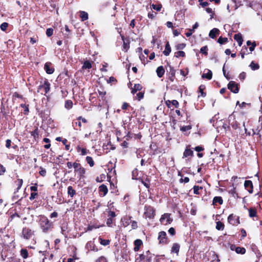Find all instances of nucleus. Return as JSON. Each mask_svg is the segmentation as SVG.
<instances>
[{"mask_svg": "<svg viewBox=\"0 0 262 262\" xmlns=\"http://www.w3.org/2000/svg\"><path fill=\"white\" fill-rule=\"evenodd\" d=\"M39 225L44 233H47L50 230L52 224L50 223L48 219L45 216H41L39 221Z\"/></svg>", "mask_w": 262, "mask_h": 262, "instance_id": "obj_1", "label": "nucleus"}, {"mask_svg": "<svg viewBox=\"0 0 262 262\" xmlns=\"http://www.w3.org/2000/svg\"><path fill=\"white\" fill-rule=\"evenodd\" d=\"M74 171L77 175V178L81 180L84 178L85 173V169L82 167L81 164L79 163L74 162Z\"/></svg>", "mask_w": 262, "mask_h": 262, "instance_id": "obj_2", "label": "nucleus"}, {"mask_svg": "<svg viewBox=\"0 0 262 262\" xmlns=\"http://www.w3.org/2000/svg\"><path fill=\"white\" fill-rule=\"evenodd\" d=\"M50 90V83L47 80H45L43 83L38 87L37 92L46 95Z\"/></svg>", "mask_w": 262, "mask_h": 262, "instance_id": "obj_3", "label": "nucleus"}, {"mask_svg": "<svg viewBox=\"0 0 262 262\" xmlns=\"http://www.w3.org/2000/svg\"><path fill=\"white\" fill-rule=\"evenodd\" d=\"M144 215L146 218L152 219L155 216V210L150 206H145L144 207Z\"/></svg>", "mask_w": 262, "mask_h": 262, "instance_id": "obj_4", "label": "nucleus"}, {"mask_svg": "<svg viewBox=\"0 0 262 262\" xmlns=\"http://www.w3.org/2000/svg\"><path fill=\"white\" fill-rule=\"evenodd\" d=\"M160 221L162 224L166 225L170 224L172 221V219L170 218V214L164 213L162 215L161 219H160Z\"/></svg>", "mask_w": 262, "mask_h": 262, "instance_id": "obj_5", "label": "nucleus"}, {"mask_svg": "<svg viewBox=\"0 0 262 262\" xmlns=\"http://www.w3.org/2000/svg\"><path fill=\"white\" fill-rule=\"evenodd\" d=\"M33 234V232L29 228L25 227L22 231V236L26 239H30Z\"/></svg>", "mask_w": 262, "mask_h": 262, "instance_id": "obj_6", "label": "nucleus"}, {"mask_svg": "<svg viewBox=\"0 0 262 262\" xmlns=\"http://www.w3.org/2000/svg\"><path fill=\"white\" fill-rule=\"evenodd\" d=\"M228 89L234 93H237L239 91V88L237 83L235 81H231L228 84Z\"/></svg>", "mask_w": 262, "mask_h": 262, "instance_id": "obj_7", "label": "nucleus"}, {"mask_svg": "<svg viewBox=\"0 0 262 262\" xmlns=\"http://www.w3.org/2000/svg\"><path fill=\"white\" fill-rule=\"evenodd\" d=\"M228 222L232 225H237L239 224V217L231 214L228 217Z\"/></svg>", "mask_w": 262, "mask_h": 262, "instance_id": "obj_8", "label": "nucleus"}, {"mask_svg": "<svg viewBox=\"0 0 262 262\" xmlns=\"http://www.w3.org/2000/svg\"><path fill=\"white\" fill-rule=\"evenodd\" d=\"M158 240L160 244H166L168 243L166 233L165 231H161L159 233Z\"/></svg>", "mask_w": 262, "mask_h": 262, "instance_id": "obj_9", "label": "nucleus"}, {"mask_svg": "<svg viewBox=\"0 0 262 262\" xmlns=\"http://www.w3.org/2000/svg\"><path fill=\"white\" fill-rule=\"evenodd\" d=\"M244 186L245 189H247L250 193L253 192V184L251 181L246 180L244 183Z\"/></svg>", "mask_w": 262, "mask_h": 262, "instance_id": "obj_10", "label": "nucleus"}, {"mask_svg": "<svg viewBox=\"0 0 262 262\" xmlns=\"http://www.w3.org/2000/svg\"><path fill=\"white\" fill-rule=\"evenodd\" d=\"M131 217L130 216H124L121 219V223L124 227L128 226L131 223Z\"/></svg>", "mask_w": 262, "mask_h": 262, "instance_id": "obj_11", "label": "nucleus"}, {"mask_svg": "<svg viewBox=\"0 0 262 262\" xmlns=\"http://www.w3.org/2000/svg\"><path fill=\"white\" fill-rule=\"evenodd\" d=\"M51 63H50V62H47L45 64V66H44V69L46 71V72H47V73L49 74H52L54 71V69L52 67H51L50 66H51Z\"/></svg>", "mask_w": 262, "mask_h": 262, "instance_id": "obj_12", "label": "nucleus"}, {"mask_svg": "<svg viewBox=\"0 0 262 262\" xmlns=\"http://www.w3.org/2000/svg\"><path fill=\"white\" fill-rule=\"evenodd\" d=\"M219 32L220 31L218 29L213 28L210 31L209 36L210 38L214 39L216 37V35L219 34Z\"/></svg>", "mask_w": 262, "mask_h": 262, "instance_id": "obj_13", "label": "nucleus"}, {"mask_svg": "<svg viewBox=\"0 0 262 262\" xmlns=\"http://www.w3.org/2000/svg\"><path fill=\"white\" fill-rule=\"evenodd\" d=\"M180 246L178 243H174L171 247V252L176 253L177 255L179 253Z\"/></svg>", "mask_w": 262, "mask_h": 262, "instance_id": "obj_14", "label": "nucleus"}, {"mask_svg": "<svg viewBox=\"0 0 262 262\" xmlns=\"http://www.w3.org/2000/svg\"><path fill=\"white\" fill-rule=\"evenodd\" d=\"M234 39L237 42L239 46H241L243 43V38L242 34L240 33H238L235 34L234 36Z\"/></svg>", "mask_w": 262, "mask_h": 262, "instance_id": "obj_15", "label": "nucleus"}, {"mask_svg": "<svg viewBox=\"0 0 262 262\" xmlns=\"http://www.w3.org/2000/svg\"><path fill=\"white\" fill-rule=\"evenodd\" d=\"M79 14V16L81 18L82 21H85L88 19L89 15L87 12L83 11H80Z\"/></svg>", "mask_w": 262, "mask_h": 262, "instance_id": "obj_16", "label": "nucleus"}, {"mask_svg": "<svg viewBox=\"0 0 262 262\" xmlns=\"http://www.w3.org/2000/svg\"><path fill=\"white\" fill-rule=\"evenodd\" d=\"M77 151L78 152H79L80 155L81 156H84L89 152V150L86 148H81L80 146H77Z\"/></svg>", "mask_w": 262, "mask_h": 262, "instance_id": "obj_17", "label": "nucleus"}, {"mask_svg": "<svg viewBox=\"0 0 262 262\" xmlns=\"http://www.w3.org/2000/svg\"><path fill=\"white\" fill-rule=\"evenodd\" d=\"M156 72L157 73V75L159 77H162L165 73V70L163 67V66H160L158 67L156 70Z\"/></svg>", "mask_w": 262, "mask_h": 262, "instance_id": "obj_18", "label": "nucleus"}, {"mask_svg": "<svg viewBox=\"0 0 262 262\" xmlns=\"http://www.w3.org/2000/svg\"><path fill=\"white\" fill-rule=\"evenodd\" d=\"M212 77V73L210 70H207V73H203L202 75V78L203 79H207L210 80Z\"/></svg>", "mask_w": 262, "mask_h": 262, "instance_id": "obj_19", "label": "nucleus"}, {"mask_svg": "<svg viewBox=\"0 0 262 262\" xmlns=\"http://www.w3.org/2000/svg\"><path fill=\"white\" fill-rule=\"evenodd\" d=\"M171 52V47L169 42H167L165 45V50L163 51V54L165 56H168Z\"/></svg>", "mask_w": 262, "mask_h": 262, "instance_id": "obj_20", "label": "nucleus"}, {"mask_svg": "<svg viewBox=\"0 0 262 262\" xmlns=\"http://www.w3.org/2000/svg\"><path fill=\"white\" fill-rule=\"evenodd\" d=\"M142 87L140 84H135L134 88L132 89V93L135 94L138 91L141 90Z\"/></svg>", "mask_w": 262, "mask_h": 262, "instance_id": "obj_21", "label": "nucleus"}, {"mask_svg": "<svg viewBox=\"0 0 262 262\" xmlns=\"http://www.w3.org/2000/svg\"><path fill=\"white\" fill-rule=\"evenodd\" d=\"M223 203V199L221 196H215L213 200V204L216 205L217 203L221 205Z\"/></svg>", "mask_w": 262, "mask_h": 262, "instance_id": "obj_22", "label": "nucleus"}, {"mask_svg": "<svg viewBox=\"0 0 262 262\" xmlns=\"http://www.w3.org/2000/svg\"><path fill=\"white\" fill-rule=\"evenodd\" d=\"M193 152L190 149L186 148L183 153V158H186L188 156H192Z\"/></svg>", "mask_w": 262, "mask_h": 262, "instance_id": "obj_23", "label": "nucleus"}, {"mask_svg": "<svg viewBox=\"0 0 262 262\" xmlns=\"http://www.w3.org/2000/svg\"><path fill=\"white\" fill-rule=\"evenodd\" d=\"M68 193L69 195L72 198L76 194V191L71 186H70L68 187Z\"/></svg>", "mask_w": 262, "mask_h": 262, "instance_id": "obj_24", "label": "nucleus"}, {"mask_svg": "<svg viewBox=\"0 0 262 262\" xmlns=\"http://www.w3.org/2000/svg\"><path fill=\"white\" fill-rule=\"evenodd\" d=\"M73 102L71 100H67L66 101L64 107L67 110H70L72 108L73 106Z\"/></svg>", "mask_w": 262, "mask_h": 262, "instance_id": "obj_25", "label": "nucleus"}, {"mask_svg": "<svg viewBox=\"0 0 262 262\" xmlns=\"http://www.w3.org/2000/svg\"><path fill=\"white\" fill-rule=\"evenodd\" d=\"M99 190L101 192L103 193V196L105 195L106 194V193H107V191H108V189H107V187L105 185H103V184L101 185L99 187Z\"/></svg>", "mask_w": 262, "mask_h": 262, "instance_id": "obj_26", "label": "nucleus"}, {"mask_svg": "<svg viewBox=\"0 0 262 262\" xmlns=\"http://www.w3.org/2000/svg\"><path fill=\"white\" fill-rule=\"evenodd\" d=\"M249 67L253 71L257 70L259 68V64L257 63H255L254 61H252L251 62L250 64L249 65Z\"/></svg>", "mask_w": 262, "mask_h": 262, "instance_id": "obj_27", "label": "nucleus"}, {"mask_svg": "<svg viewBox=\"0 0 262 262\" xmlns=\"http://www.w3.org/2000/svg\"><path fill=\"white\" fill-rule=\"evenodd\" d=\"M20 255L24 259H26L28 257V252L26 249H22L20 250Z\"/></svg>", "mask_w": 262, "mask_h": 262, "instance_id": "obj_28", "label": "nucleus"}, {"mask_svg": "<svg viewBox=\"0 0 262 262\" xmlns=\"http://www.w3.org/2000/svg\"><path fill=\"white\" fill-rule=\"evenodd\" d=\"M235 252L237 254H244L246 252V249L243 247H237L235 248Z\"/></svg>", "mask_w": 262, "mask_h": 262, "instance_id": "obj_29", "label": "nucleus"}, {"mask_svg": "<svg viewBox=\"0 0 262 262\" xmlns=\"http://www.w3.org/2000/svg\"><path fill=\"white\" fill-rule=\"evenodd\" d=\"M92 68V64L89 61H85L83 63L82 69H90Z\"/></svg>", "mask_w": 262, "mask_h": 262, "instance_id": "obj_30", "label": "nucleus"}, {"mask_svg": "<svg viewBox=\"0 0 262 262\" xmlns=\"http://www.w3.org/2000/svg\"><path fill=\"white\" fill-rule=\"evenodd\" d=\"M86 161L91 167H93L94 165V161L91 157L87 156L86 157Z\"/></svg>", "mask_w": 262, "mask_h": 262, "instance_id": "obj_31", "label": "nucleus"}, {"mask_svg": "<svg viewBox=\"0 0 262 262\" xmlns=\"http://www.w3.org/2000/svg\"><path fill=\"white\" fill-rule=\"evenodd\" d=\"M224 228V225L221 222H216V229L218 230H223Z\"/></svg>", "mask_w": 262, "mask_h": 262, "instance_id": "obj_32", "label": "nucleus"}, {"mask_svg": "<svg viewBox=\"0 0 262 262\" xmlns=\"http://www.w3.org/2000/svg\"><path fill=\"white\" fill-rule=\"evenodd\" d=\"M228 41V38L226 37H222V36L220 37L217 39V42L219 43L222 45L226 42H227Z\"/></svg>", "mask_w": 262, "mask_h": 262, "instance_id": "obj_33", "label": "nucleus"}, {"mask_svg": "<svg viewBox=\"0 0 262 262\" xmlns=\"http://www.w3.org/2000/svg\"><path fill=\"white\" fill-rule=\"evenodd\" d=\"M169 76H170L171 78H174V75H175L176 71L173 69V68H172L170 66H169Z\"/></svg>", "mask_w": 262, "mask_h": 262, "instance_id": "obj_34", "label": "nucleus"}, {"mask_svg": "<svg viewBox=\"0 0 262 262\" xmlns=\"http://www.w3.org/2000/svg\"><path fill=\"white\" fill-rule=\"evenodd\" d=\"M249 216L251 217H254L256 215V211L254 209L250 208L249 209Z\"/></svg>", "mask_w": 262, "mask_h": 262, "instance_id": "obj_35", "label": "nucleus"}, {"mask_svg": "<svg viewBox=\"0 0 262 262\" xmlns=\"http://www.w3.org/2000/svg\"><path fill=\"white\" fill-rule=\"evenodd\" d=\"M151 7L153 9L156 10L157 11H159L161 9L162 5L160 4L155 5L153 4L151 5Z\"/></svg>", "mask_w": 262, "mask_h": 262, "instance_id": "obj_36", "label": "nucleus"}, {"mask_svg": "<svg viewBox=\"0 0 262 262\" xmlns=\"http://www.w3.org/2000/svg\"><path fill=\"white\" fill-rule=\"evenodd\" d=\"M208 47L207 46L202 47L200 49V52L202 54L207 55L208 54Z\"/></svg>", "mask_w": 262, "mask_h": 262, "instance_id": "obj_37", "label": "nucleus"}, {"mask_svg": "<svg viewBox=\"0 0 262 262\" xmlns=\"http://www.w3.org/2000/svg\"><path fill=\"white\" fill-rule=\"evenodd\" d=\"M99 240L100 241V244L103 246H107L110 243V241L108 239H103L101 238H99Z\"/></svg>", "mask_w": 262, "mask_h": 262, "instance_id": "obj_38", "label": "nucleus"}, {"mask_svg": "<svg viewBox=\"0 0 262 262\" xmlns=\"http://www.w3.org/2000/svg\"><path fill=\"white\" fill-rule=\"evenodd\" d=\"M23 181L22 179H18V184H17V187L14 192V193H16V192H17L19 189L21 188L22 185H23Z\"/></svg>", "mask_w": 262, "mask_h": 262, "instance_id": "obj_39", "label": "nucleus"}, {"mask_svg": "<svg viewBox=\"0 0 262 262\" xmlns=\"http://www.w3.org/2000/svg\"><path fill=\"white\" fill-rule=\"evenodd\" d=\"M191 128V126L190 125H187V126H183L181 127L180 130L183 132H186L187 130H190Z\"/></svg>", "mask_w": 262, "mask_h": 262, "instance_id": "obj_40", "label": "nucleus"}, {"mask_svg": "<svg viewBox=\"0 0 262 262\" xmlns=\"http://www.w3.org/2000/svg\"><path fill=\"white\" fill-rule=\"evenodd\" d=\"M203 189V188L202 187H200L199 186H194L193 187V192L195 194H199V190L200 189Z\"/></svg>", "mask_w": 262, "mask_h": 262, "instance_id": "obj_41", "label": "nucleus"}, {"mask_svg": "<svg viewBox=\"0 0 262 262\" xmlns=\"http://www.w3.org/2000/svg\"><path fill=\"white\" fill-rule=\"evenodd\" d=\"M176 57H184L185 56V53L184 52L182 51H179L177 52L176 53Z\"/></svg>", "mask_w": 262, "mask_h": 262, "instance_id": "obj_42", "label": "nucleus"}, {"mask_svg": "<svg viewBox=\"0 0 262 262\" xmlns=\"http://www.w3.org/2000/svg\"><path fill=\"white\" fill-rule=\"evenodd\" d=\"M53 29L51 28H48L46 30V34L48 37H50L53 35Z\"/></svg>", "mask_w": 262, "mask_h": 262, "instance_id": "obj_43", "label": "nucleus"}, {"mask_svg": "<svg viewBox=\"0 0 262 262\" xmlns=\"http://www.w3.org/2000/svg\"><path fill=\"white\" fill-rule=\"evenodd\" d=\"M94 246H95L94 244L92 242H88L86 245L87 248H88V249L90 248L91 250H95V249L94 248Z\"/></svg>", "mask_w": 262, "mask_h": 262, "instance_id": "obj_44", "label": "nucleus"}, {"mask_svg": "<svg viewBox=\"0 0 262 262\" xmlns=\"http://www.w3.org/2000/svg\"><path fill=\"white\" fill-rule=\"evenodd\" d=\"M122 39L123 40V49L125 51H127L129 48V44L125 42L124 40V37L123 36H121Z\"/></svg>", "mask_w": 262, "mask_h": 262, "instance_id": "obj_45", "label": "nucleus"}, {"mask_svg": "<svg viewBox=\"0 0 262 262\" xmlns=\"http://www.w3.org/2000/svg\"><path fill=\"white\" fill-rule=\"evenodd\" d=\"M185 46L186 45L185 43H182L176 45V48L177 50H179L183 49L185 47Z\"/></svg>", "mask_w": 262, "mask_h": 262, "instance_id": "obj_46", "label": "nucleus"}, {"mask_svg": "<svg viewBox=\"0 0 262 262\" xmlns=\"http://www.w3.org/2000/svg\"><path fill=\"white\" fill-rule=\"evenodd\" d=\"M8 24L7 23H3L1 25V29L3 31H5L8 27Z\"/></svg>", "mask_w": 262, "mask_h": 262, "instance_id": "obj_47", "label": "nucleus"}, {"mask_svg": "<svg viewBox=\"0 0 262 262\" xmlns=\"http://www.w3.org/2000/svg\"><path fill=\"white\" fill-rule=\"evenodd\" d=\"M96 262H107V260L105 257L102 256L99 257Z\"/></svg>", "mask_w": 262, "mask_h": 262, "instance_id": "obj_48", "label": "nucleus"}, {"mask_svg": "<svg viewBox=\"0 0 262 262\" xmlns=\"http://www.w3.org/2000/svg\"><path fill=\"white\" fill-rule=\"evenodd\" d=\"M6 171L5 167L0 164V175L3 174Z\"/></svg>", "mask_w": 262, "mask_h": 262, "instance_id": "obj_49", "label": "nucleus"}, {"mask_svg": "<svg viewBox=\"0 0 262 262\" xmlns=\"http://www.w3.org/2000/svg\"><path fill=\"white\" fill-rule=\"evenodd\" d=\"M40 170L39 172V174L43 177L45 176L46 174V169L42 167H40Z\"/></svg>", "mask_w": 262, "mask_h": 262, "instance_id": "obj_50", "label": "nucleus"}, {"mask_svg": "<svg viewBox=\"0 0 262 262\" xmlns=\"http://www.w3.org/2000/svg\"><path fill=\"white\" fill-rule=\"evenodd\" d=\"M130 223H132V228L133 229H136L138 228V224L137 222L131 221Z\"/></svg>", "mask_w": 262, "mask_h": 262, "instance_id": "obj_51", "label": "nucleus"}, {"mask_svg": "<svg viewBox=\"0 0 262 262\" xmlns=\"http://www.w3.org/2000/svg\"><path fill=\"white\" fill-rule=\"evenodd\" d=\"M142 241L140 239H136L134 242V244L135 246L137 247H139L142 244Z\"/></svg>", "mask_w": 262, "mask_h": 262, "instance_id": "obj_52", "label": "nucleus"}, {"mask_svg": "<svg viewBox=\"0 0 262 262\" xmlns=\"http://www.w3.org/2000/svg\"><path fill=\"white\" fill-rule=\"evenodd\" d=\"M144 97V94L142 92H139L137 94V97L138 100H140Z\"/></svg>", "mask_w": 262, "mask_h": 262, "instance_id": "obj_53", "label": "nucleus"}, {"mask_svg": "<svg viewBox=\"0 0 262 262\" xmlns=\"http://www.w3.org/2000/svg\"><path fill=\"white\" fill-rule=\"evenodd\" d=\"M168 232L171 235H174L175 234V233H176L175 229L173 227L170 228L169 229Z\"/></svg>", "mask_w": 262, "mask_h": 262, "instance_id": "obj_54", "label": "nucleus"}, {"mask_svg": "<svg viewBox=\"0 0 262 262\" xmlns=\"http://www.w3.org/2000/svg\"><path fill=\"white\" fill-rule=\"evenodd\" d=\"M108 64L107 63H104L102 64V68L100 69V70L102 72H106L107 70L106 69V68L107 67Z\"/></svg>", "mask_w": 262, "mask_h": 262, "instance_id": "obj_55", "label": "nucleus"}, {"mask_svg": "<svg viewBox=\"0 0 262 262\" xmlns=\"http://www.w3.org/2000/svg\"><path fill=\"white\" fill-rule=\"evenodd\" d=\"M205 89V86L203 85H201L199 87V90H200V92L202 94V96L204 97L205 96V94H204L203 92V90Z\"/></svg>", "mask_w": 262, "mask_h": 262, "instance_id": "obj_56", "label": "nucleus"}, {"mask_svg": "<svg viewBox=\"0 0 262 262\" xmlns=\"http://www.w3.org/2000/svg\"><path fill=\"white\" fill-rule=\"evenodd\" d=\"M171 104L174 106L176 108H178L179 107V102L176 100H173L171 101Z\"/></svg>", "mask_w": 262, "mask_h": 262, "instance_id": "obj_57", "label": "nucleus"}, {"mask_svg": "<svg viewBox=\"0 0 262 262\" xmlns=\"http://www.w3.org/2000/svg\"><path fill=\"white\" fill-rule=\"evenodd\" d=\"M246 77V73L245 72H242L239 75V78L242 80H243L245 79Z\"/></svg>", "mask_w": 262, "mask_h": 262, "instance_id": "obj_58", "label": "nucleus"}, {"mask_svg": "<svg viewBox=\"0 0 262 262\" xmlns=\"http://www.w3.org/2000/svg\"><path fill=\"white\" fill-rule=\"evenodd\" d=\"M11 141L10 139H7L6 141V147L9 148L11 146Z\"/></svg>", "mask_w": 262, "mask_h": 262, "instance_id": "obj_59", "label": "nucleus"}, {"mask_svg": "<svg viewBox=\"0 0 262 262\" xmlns=\"http://www.w3.org/2000/svg\"><path fill=\"white\" fill-rule=\"evenodd\" d=\"M73 126L75 128L76 126H78L79 127L81 126V123L80 121L78 122H73Z\"/></svg>", "mask_w": 262, "mask_h": 262, "instance_id": "obj_60", "label": "nucleus"}, {"mask_svg": "<svg viewBox=\"0 0 262 262\" xmlns=\"http://www.w3.org/2000/svg\"><path fill=\"white\" fill-rule=\"evenodd\" d=\"M113 224V220L111 218H109L106 221V224L108 226L111 227Z\"/></svg>", "mask_w": 262, "mask_h": 262, "instance_id": "obj_61", "label": "nucleus"}, {"mask_svg": "<svg viewBox=\"0 0 262 262\" xmlns=\"http://www.w3.org/2000/svg\"><path fill=\"white\" fill-rule=\"evenodd\" d=\"M65 31L66 32L64 33V34L65 36H68L69 35L70 31L67 25L65 26Z\"/></svg>", "mask_w": 262, "mask_h": 262, "instance_id": "obj_62", "label": "nucleus"}, {"mask_svg": "<svg viewBox=\"0 0 262 262\" xmlns=\"http://www.w3.org/2000/svg\"><path fill=\"white\" fill-rule=\"evenodd\" d=\"M180 181L181 182L188 183L189 181V179L188 177H185L184 179L181 178Z\"/></svg>", "mask_w": 262, "mask_h": 262, "instance_id": "obj_63", "label": "nucleus"}, {"mask_svg": "<svg viewBox=\"0 0 262 262\" xmlns=\"http://www.w3.org/2000/svg\"><path fill=\"white\" fill-rule=\"evenodd\" d=\"M255 46H256V43L255 42H253L252 43V45L249 47V50L251 52H252L254 50Z\"/></svg>", "mask_w": 262, "mask_h": 262, "instance_id": "obj_64", "label": "nucleus"}]
</instances>
